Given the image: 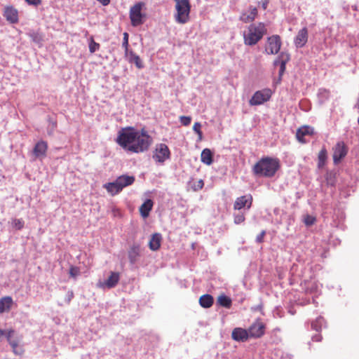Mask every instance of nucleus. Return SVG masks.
Listing matches in <instances>:
<instances>
[{
  "instance_id": "nucleus-1",
  "label": "nucleus",
  "mask_w": 359,
  "mask_h": 359,
  "mask_svg": "<svg viewBox=\"0 0 359 359\" xmlns=\"http://www.w3.org/2000/svg\"><path fill=\"white\" fill-rule=\"evenodd\" d=\"M116 142L123 149L138 154L149 149L152 138L144 129L137 130L133 127H126L118 131Z\"/></svg>"
},
{
  "instance_id": "nucleus-2",
  "label": "nucleus",
  "mask_w": 359,
  "mask_h": 359,
  "mask_svg": "<svg viewBox=\"0 0 359 359\" xmlns=\"http://www.w3.org/2000/svg\"><path fill=\"white\" fill-rule=\"evenodd\" d=\"M280 160L277 158L263 157L252 168L255 175L258 177H272L280 169Z\"/></svg>"
},
{
  "instance_id": "nucleus-3",
  "label": "nucleus",
  "mask_w": 359,
  "mask_h": 359,
  "mask_svg": "<svg viewBox=\"0 0 359 359\" xmlns=\"http://www.w3.org/2000/svg\"><path fill=\"white\" fill-rule=\"evenodd\" d=\"M266 34L267 28L264 22L251 23L243 33L244 44L250 46H255Z\"/></svg>"
},
{
  "instance_id": "nucleus-4",
  "label": "nucleus",
  "mask_w": 359,
  "mask_h": 359,
  "mask_svg": "<svg viewBox=\"0 0 359 359\" xmlns=\"http://www.w3.org/2000/svg\"><path fill=\"white\" fill-rule=\"evenodd\" d=\"M175 1V21L180 24H185L189 20L191 4L189 0H174Z\"/></svg>"
},
{
  "instance_id": "nucleus-5",
  "label": "nucleus",
  "mask_w": 359,
  "mask_h": 359,
  "mask_svg": "<svg viewBox=\"0 0 359 359\" xmlns=\"http://www.w3.org/2000/svg\"><path fill=\"white\" fill-rule=\"evenodd\" d=\"M272 95V90L269 88H264L256 91L249 101L251 106L260 105L269 101Z\"/></svg>"
},
{
  "instance_id": "nucleus-6",
  "label": "nucleus",
  "mask_w": 359,
  "mask_h": 359,
  "mask_svg": "<svg viewBox=\"0 0 359 359\" xmlns=\"http://www.w3.org/2000/svg\"><path fill=\"white\" fill-rule=\"evenodd\" d=\"M282 41L279 35L275 34L267 38L265 45V53L269 55L277 54L281 47Z\"/></svg>"
},
{
  "instance_id": "nucleus-7",
  "label": "nucleus",
  "mask_w": 359,
  "mask_h": 359,
  "mask_svg": "<svg viewBox=\"0 0 359 359\" xmlns=\"http://www.w3.org/2000/svg\"><path fill=\"white\" fill-rule=\"evenodd\" d=\"M170 158V151L168 147L163 143L157 144L153 154L156 162L163 163Z\"/></svg>"
},
{
  "instance_id": "nucleus-8",
  "label": "nucleus",
  "mask_w": 359,
  "mask_h": 359,
  "mask_svg": "<svg viewBox=\"0 0 359 359\" xmlns=\"http://www.w3.org/2000/svg\"><path fill=\"white\" fill-rule=\"evenodd\" d=\"M144 6L143 2H138L130 8V19L133 26L136 27L143 23L142 9Z\"/></svg>"
},
{
  "instance_id": "nucleus-9",
  "label": "nucleus",
  "mask_w": 359,
  "mask_h": 359,
  "mask_svg": "<svg viewBox=\"0 0 359 359\" xmlns=\"http://www.w3.org/2000/svg\"><path fill=\"white\" fill-rule=\"evenodd\" d=\"M347 147L343 142H339L333 147V161L334 164H338L340 161L347 154Z\"/></svg>"
},
{
  "instance_id": "nucleus-10",
  "label": "nucleus",
  "mask_w": 359,
  "mask_h": 359,
  "mask_svg": "<svg viewBox=\"0 0 359 359\" xmlns=\"http://www.w3.org/2000/svg\"><path fill=\"white\" fill-rule=\"evenodd\" d=\"M250 338H259L265 332V325L260 320L253 323L248 328Z\"/></svg>"
},
{
  "instance_id": "nucleus-11",
  "label": "nucleus",
  "mask_w": 359,
  "mask_h": 359,
  "mask_svg": "<svg viewBox=\"0 0 359 359\" xmlns=\"http://www.w3.org/2000/svg\"><path fill=\"white\" fill-rule=\"evenodd\" d=\"M252 203V196L250 194L245 195L237 198L233 204L235 210H241L244 208L250 209Z\"/></svg>"
},
{
  "instance_id": "nucleus-12",
  "label": "nucleus",
  "mask_w": 359,
  "mask_h": 359,
  "mask_svg": "<svg viewBox=\"0 0 359 359\" xmlns=\"http://www.w3.org/2000/svg\"><path fill=\"white\" fill-rule=\"evenodd\" d=\"M3 15L6 20L11 24L18 22V11L13 6H6L4 8Z\"/></svg>"
},
{
  "instance_id": "nucleus-13",
  "label": "nucleus",
  "mask_w": 359,
  "mask_h": 359,
  "mask_svg": "<svg viewBox=\"0 0 359 359\" xmlns=\"http://www.w3.org/2000/svg\"><path fill=\"white\" fill-rule=\"evenodd\" d=\"M248 12H243L239 19L244 23H249L253 22L258 15V10L256 7L250 6Z\"/></svg>"
},
{
  "instance_id": "nucleus-14",
  "label": "nucleus",
  "mask_w": 359,
  "mask_h": 359,
  "mask_svg": "<svg viewBox=\"0 0 359 359\" xmlns=\"http://www.w3.org/2000/svg\"><path fill=\"white\" fill-rule=\"evenodd\" d=\"M309 33L308 29L306 27H304L301 29L297 36L294 38V44L297 48H302L305 46V44L308 41Z\"/></svg>"
},
{
  "instance_id": "nucleus-15",
  "label": "nucleus",
  "mask_w": 359,
  "mask_h": 359,
  "mask_svg": "<svg viewBox=\"0 0 359 359\" xmlns=\"http://www.w3.org/2000/svg\"><path fill=\"white\" fill-rule=\"evenodd\" d=\"M47 150V142L46 141L41 140L35 144L33 149V154L36 158H43L46 156Z\"/></svg>"
},
{
  "instance_id": "nucleus-16",
  "label": "nucleus",
  "mask_w": 359,
  "mask_h": 359,
  "mask_svg": "<svg viewBox=\"0 0 359 359\" xmlns=\"http://www.w3.org/2000/svg\"><path fill=\"white\" fill-rule=\"evenodd\" d=\"M231 337L233 339L237 341H245L250 338L248 330L241 327L233 329Z\"/></svg>"
},
{
  "instance_id": "nucleus-17",
  "label": "nucleus",
  "mask_w": 359,
  "mask_h": 359,
  "mask_svg": "<svg viewBox=\"0 0 359 359\" xmlns=\"http://www.w3.org/2000/svg\"><path fill=\"white\" fill-rule=\"evenodd\" d=\"M128 259L130 264H135L141 255V247L139 244L134 243L130 246L128 252Z\"/></svg>"
},
{
  "instance_id": "nucleus-18",
  "label": "nucleus",
  "mask_w": 359,
  "mask_h": 359,
  "mask_svg": "<svg viewBox=\"0 0 359 359\" xmlns=\"http://www.w3.org/2000/svg\"><path fill=\"white\" fill-rule=\"evenodd\" d=\"M120 280V273L118 272H111L108 278L102 283V287H106L107 288L114 287Z\"/></svg>"
},
{
  "instance_id": "nucleus-19",
  "label": "nucleus",
  "mask_w": 359,
  "mask_h": 359,
  "mask_svg": "<svg viewBox=\"0 0 359 359\" xmlns=\"http://www.w3.org/2000/svg\"><path fill=\"white\" fill-rule=\"evenodd\" d=\"M290 60V56L288 54L281 53L280 55L278 56V59L275 60L274 65H280V71L279 74L280 76H282L285 70V66L286 63Z\"/></svg>"
},
{
  "instance_id": "nucleus-20",
  "label": "nucleus",
  "mask_w": 359,
  "mask_h": 359,
  "mask_svg": "<svg viewBox=\"0 0 359 359\" xmlns=\"http://www.w3.org/2000/svg\"><path fill=\"white\" fill-rule=\"evenodd\" d=\"M313 134V129L309 126H303L299 128L297 131L296 137L299 142L305 143L306 140L304 139L306 135H312Z\"/></svg>"
},
{
  "instance_id": "nucleus-21",
  "label": "nucleus",
  "mask_w": 359,
  "mask_h": 359,
  "mask_svg": "<svg viewBox=\"0 0 359 359\" xmlns=\"http://www.w3.org/2000/svg\"><path fill=\"white\" fill-rule=\"evenodd\" d=\"M19 342L20 340L18 337L11 338V335H8V343L11 346L13 351L17 355H21L24 352L22 347L19 345Z\"/></svg>"
},
{
  "instance_id": "nucleus-22",
  "label": "nucleus",
  "mask_w": 359,
  "mask_h": 359,
  "mask_svg": "<svg viewBox=\"0 0 359 359\" xmlns=\"http://www.w3.org/2000/svg\"><path fill=\"white\" fill-rule=\"evenodd\" d=\"M161 236L160 233H154L149 242V247L153 251L158 250L161 247Z\"/></svg>"
},
{
  "instance_id": "nucleus-23",
  "label": "nucleus",
  "mask_w": 359,
  "mask_h": 359,
  "mask_svg": "<svg viewBox=\"0 0 359 359\" xmlns=\"http://www.w3.org/2000/svg\"><path fill=\"white\" fill-rule=\"evenodd\" d=\"M13 304V299L6 296L0 299V313L5 311H9Z\"/></svg>"
},
{
  "instance_id": "nucleus-24",
  "label": "nucleus",
  "mask_w": 359,
  "mask_h": 359,
  "mask_svg": "<svg viewBox=\"0 0 359 359\" xmlns=\"http://www.w3.org/2000/svg\"><path fill=\"white\" fill-rule=\"evenodd\" d=\"M116 180L118 182V186L121 187L122 190L124 187L133 184L135 182V177L133 176L121 175Z\"/></svg>"
},
{
  "instance_id": "nucleus-25",
  "label": "nucleus",
  "mask_w": 359,
  "mask_h": 359,
  "mask_svg": "<svg viewBox=\"0 0 359 359\" xmlns=\"http://www.w3.org/2000/svg\"><path fill=\"white\" fill-rule=\"evenodd\" d=\"M154 203L151 199H147L140 208L141 215L146 218L149 216V212L151 210Z\"/></svg>"
},
{
  "instance_id": "nucleus-26",
  "label": "nucleus",
  "mask_w": 359,
  "mask_h": 359,
  "mask_svg": "<svg viewBox=\"0 0 359 359\" xmlns=\"http://www.w3.org/2000/svg\"><path fill=\"white\" fill-rule=\"evenodd\" d=\"M303 289L306 292L313 293L318 290L317 283L314 280H306L302 283Z\"/></svg>"
},
{
  "instance_id": "nucleus-27",
  "label": "nucleus",
  "mask_w": 359,
  "mask_h": 359,
  "mask_svg": "<svg viewBox=\"0 0 359 359\" xmlns=\"http://www.w3.org/2000/svg\"><path fill=\"white\" fill-rule=\"evenodd\" d=\"M104 187L112 196L118 194L121 191V187L118 186L116 180L113 182H109L104 184Z\"/></svg>"
},
{
  "instance_id": "nucleus-28",
  "label": "nucleus",
  "mask_w": 359,
  "mask_h": 359,
  "mask_svg": "<svg viewBox=\"0 0 359 359\" xmlns=\"http://www.w3.org/2000/svg\"><path fill=\"white\" fill-rule=\"evenodd\" d=\"M201 160L203 163L208 165H210L212 163V153L210 149L206 148L202 151L201 154Z\"/></svg>"
},
{
  "instance_id": "nucleus-29",
  "label": "nucleus",
  "mask_w": 359,
  "mask_h": 359,
  "mask_svg": "<svg viewBox=\"0 0 359 359\" xmlns=\"http://www.w3.org/2000/svg\"><path fill=\"white\" fill-rule=\"evenodd\" d=\"M214 299L210 294H203L199 299V304L203 308H210L212 306Z\"/></svg>"
},
{
  "instance_id": "nucleus-30",
  "label": "nucleus",
  "mask_w": 359,
  "mask_h": 359,
  "mask_svg": "<svg viewBox=\"0 0 359 359\" xmlns=\"http://www.w3.org/2000/svg\"><path fill=\"white\" fill-rule=\"evenodd\" d=\"M327 158V151L325 147L322 148L318 156V168H323Z\"/></svg>"
},
{
  "instance_id": "nucleus-31",
  "label": "nucleus",
  "mask_w": 359,
  "mask_h": 359,
  "mask_svg": "<svg viewBox=\"0 0 359 359\" xmlns=\"http://www.w3.org/2000/svg\"><path fill=\"white\" fill-rule=\"evenodd\" d=\"M217 303L223 307L229 309L231 306L232 301L230 297L225 294H222L218 297Z\"/></svg>"
},
{
  "instance_id": "nucleus-32",
  "label": "nucleus",
  "mask_w": 359,
  "mask_h": 359,
  "mask_svg": "<svg viewBox=\"0 0 359 359\" xmlns=\"http://www.w3.org/2000/svg\"><path fill=\"white\" fill-rule=\"evenodd\" d=\"M325 323V319L323 317L319 316L315 320L312 321L311 328L312 330L319 332H320L323 326H324Z\"/></svg>"
},
{
  "instance_id": "nucleus-33",
  "label": "nucleus",
  "mask_w": 359,
  "mask_h": 359,
  "mask_svg": "<svg viewBox=\"0 0 359 359\" xmlns=\"http://www.w3.org/2000/svg\"><path fill=\"white\" fill-rule=\"evenodd\" d=\"M130 61L131 62H133L135 64L136 67L138 69H142L143 67L142 62L140 59V57L137 55L136 54L133 53V52H130Z\"/></svg>"
},
{
  "instance_id": "nucleus-34",
  "label": "nucleus",
  "mask_w": 359,
  "mask_h": 359,
  "mask_svg": "<svg viewBox=\"0 0 359 359\" xmlns=\"http://www.w3.org/2000/svg\"><path fill=\"white\" fill-rule=\"evenodd\" d=\"M100 46L98 43L95 42L93 37L90 39L89 43V51L90 53H94L95 51L99 50Z\"/></svg>"
},
{
  "instance_id": "nucleus-35",
  "label": "nucleus",
  "mask_w": 359,
  "mask_h": 359,
  "mask_svg": "<svg viewBox=\"0 0 359 359\" xmlns=\"http://www.w3.org/2000/svg\"><path fill=\"white\" fill-rule=\"evenodd\" d=\"M29 37L32 39V41L35 43H40L42 41V36L36 32H32L29 34Z\"/></svg>"
},
{
  "instance_id": "nucleus-36",
  "label": "nucleus",
  "mask_w": 359,
  "mask_h": 359,
  "mask_svg": "<svg viewBox=\"0 0 359 359\" xmlns=\"http://www.w3.org/2000/svg\"><path fill=\"white\" fill-rule=\"evenodd\" d=\"M123 35V39L122 46L125 50V54L127 55L128 53V46H129V43H128L129 35L127 32H124Z\"/></svg>"
},
{
  "instance_id": "nucleus-37",
  "label": "nucleus",
  "mask_w": 359,
  "mask_h": 359,
  "mask_svg": "<svg viewBox=\"0 0 359 359\" xmlns=\"http://www.w3.org/2000/svg\"><path fill=\"white\" fill-rule=\"evenodd\" d=\"M15 334V330L13 329H10L8 330H4L0 329V338L5 337L7 339V341H8V335H11V338L14 337Z\"/></svg>"
},
{
  "instance_id": "nucleus-38",
  "label": "nucleus",
  "mask_w": 359,
  "mask_h": 359,
  "mask_svg": "<svg viewBox=\"0 0 359 359\" xmlns=\"http://www.w3.org/2000/svg\"><path fill=\"white\" fill-rule=\"evenodd\" d=\"M80 274V269L77 266H71L69 268V275L72 278H76Z\"/></svg>"
},
{
  "instance_id": "nucleus-39",
  "label": "nucleus",
  "mask_w": 359,
  "mask_h": 359,
  "mask_svg": "<svg viewBox=\"0 0 359 359\" xmlns=\"http://www.w3.org/2000/svg\"><path fill=\"white\" fill-rule=\"evenodd\" d=\"M193 130L198 135V137L201 140L203 135L201 123L198 122L195 123L193 126Z\"/></svg>"
},
{
  "instance_id": "nucleus-40",
  "label": "nucleus",
  "mask_w": 359,
  "mask_h": 359,
  "mask_svg": "<svg viewBox=\"0 0 359 359\" xmlns=\"http://www.w3.org/2000/svg\"><path fill=\"white\" fill-rule=\"evenodd\" d=\"M180 120L183 126H187L191 123V118L190 116H182L180 117Z\"/></svg>"
},
{
  "instance_id": "nucleus-41",
  "label": "nucleus",
  "mask_w": 359,
  "mask_h": 359,
  "mask_svg": "<svg viewBox=\"0 0 359 359\" xmlns=\"http://www.w3.org/2000/svg\"><path fill=\"white\" fill-rule=\"evenodd\" d=\"M316 222V218L311 215H307L305 217L304 222L307 226H311L313 224Z\"/></svg>"
},
{
  "instance_id": "nucleus-42",
  "label": "nucleus",
  "mask_w": 359,
  "mask_h": 359,
  "mask_svg": "<svg viewBox=\"0 0 359 359\" xmlns=\"http://www.w3.org/2000/svg\"><path fill=\"white\" fill-rule=\"evenodd\" d=\"M245 221V216L243 214H238L234 217V222L239 224Z\"/></svg>"
},
{
  "instance_id": "nucleus-43",
  "label": "nucleus",
  "mask_w": 359,
  "mask_h": 359,
  "mask_svg": "<svg viewBox=\"0 0 359 359\" xmlns=\"http://www.w3.org/2000/svg\"><path fill=\"white\" fill-rule=\"evenodd\" d=\"M204 186V182H203V180H199L198 181L196 182V183L194 184V187H193V189L194 191H198L201 189H203Z\"/></svg>"
},
{
  "instance_id": "nucleus-44",
  "label": "nucleus",
  "mask_w": 359,
  "mask_h": 359,
  "mask_svg": "<svg viewBox=\"0 0 359 359\" xmlns=\"http://www.w3.org/2000/svg\"><path fill=\"white\" fill-rule=\"evenodd\" d=\"M266 235V231L264 230L262 231V232L257 236L256 241L259 243H262L264 241V238Z\"/></svg>"
},
{
  "instance_id": "nucleus-45",
  "label": "nucleus",
  "mask_w": 359,
  "mask_h": 359,
  "mask_svg": "<svg viewBox=\"0 0 359 359\" xmlns=\"http://www.w3.org/2000/svg\"><path fill=\"white\" fill-rule=\"evenodd\" d=\"M25 2L30 5L34 6H38L41 4V0H25Z\"/></svg>"
},
{
  "instance_id": "nucleus-46",
  "label": "nucleus",
  "mask_w": 359,
  "mask_h": 359,
  "mask_svg": "<svg viewBox=\"0 0 359 359\" xmlns=\"http://www.w3.org/2000/svg\"><path fill=\"white\" fill-rule=\"evenodd\" d=\"M323 339V337L320 333L316 334L312 337V341L315 342H320Z\"/></svg>"
},
{
  "instance_id": "nucleus-47",
  "label": "nucleus",
  "mask_w": 359,
  "mask_h": 359,
  "mask_svg": "<svg viewBox=\"0 0 359 359\" xmlns=\"http://www.w3.org/2000/svg\"><path fill=\"white\" fill-rule=\"evenodd\" d=\"M74 297V293L72 291H69L67 292V304H69L71 300L72 299V298Z\"/></svg>"
},
{
  "instance_id": "nucleus-48",
  "label": "nucleus",
  "mask_w": 359,
  "mask_h": 359,
  "mask_svg": "<svg viewBox=\"0 0 359 359\" xmlns=\"http://www.w3.org/2000/svg\"><path fill=\"white\" fill-rule=\"evenodd\" d=\"M100 2L103 6H107L110 3V0H97Z\"/></svg>"
},
{
  "instance_id": "nucleus-49",
  "label": "nucleus",
  "mask_w": 359,
  "mask_h": 359,
  "mask_svg": "<svg viewBox=\"0 0 359 359\" xmlns=\"http://www.w3.org/2000/svg\"><path fill=\"white\" fill-rule=\"evenodd\" d=\"M267 4H268V2H267V1H265V2H264V3L262 4V8H263V9H264V10H265V9L266 8V7H267Z\"/></svg>"
},
{
  "instance_id": "nucleus-50",
  "label": "nucleus",
  "mask_w": 359,
  "mask_h": 359,
  "mask_svg": "<svg viewBox=\"0 0 359 359\" xmlns=\"http://www.w3.org/2000/svg\"><path fill=\"white\" fill-rule=\"evenodd\" d=\"M18 224H20L19 229H21L23 225H22V224L21 223V222L20 220H18Z\"/></svg>"
},
{
  "instance_id": "nucleus-51",
  "label": "nucleus",
  "mask_w": 359,
  "mask_h": 359,
  "mask_svg": "<svg viewBox=\"0 0 359 359\" xmlns=\"http://www.w3.org/2000/svg\"><path fill=\"white\" fill-rule=\"evenodd\" d=\"M358 124H359V117H358Z\"/></svg>"
}]
</instances>
